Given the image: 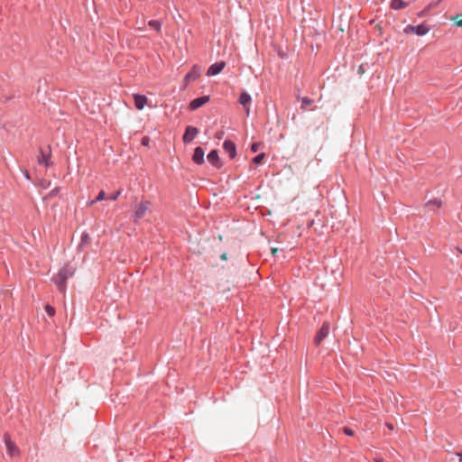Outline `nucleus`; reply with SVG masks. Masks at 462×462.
<instances>
[{
  "label": "nucleus",
  "mask_w": 462,
  "mask_h": 462,
  "mask_svg": "<svg viewBox=\"0 0 462 462\" xmlns=\"http://www.w3.org/2000/svg\"><path fill=\"white\" fill-rule=\"evenodd\" d=\"M5 443L7 448V452L11 457H14L19 454V449L16 445L11 440L8 434L5 435Z\"/></svg>",
  "instance_id": "9b49d317"
},
{
  "label": "nucleus",
  "mask_w": 462,
  "mask_h": 462,
  "mask_svg": "<svg viewBox=\"0 0 462 462\" xmlns=\"http://www.w3.org/2000/svg\"><path fill=\"white\" fill-rule=\"evenodd\" d=\"M45 310L48 313V315L51 316V317L55 314V310L51 305H46L45 306Z\"/></svg>",
  "instance_id": "b1692460"
},
{
  "label": "nucleus",
  "mask_w": 462,
  "mask_h": 462,
  "mask_svg": "<svg viewBox=\"0 0 462 462\" xmlns=\"http://www.w3.org/2000/svg\"><path fill=\"white\" fill-rule=\"evenodd\" d=\"M244 109H245V111L246 113V116H249V115H250V107H249V106H247L246 108H244Z\"/></svg>",
  "instance_id": "2f4dec72"
},
{
  "label": "nucleus",
  "mask_w": 462,
  "mask_h": 462,
  "mask_svg": "<svg viewBox=\"0 0 462 462\" xmlns=\"http://www.w3.org/2000/svg\"><path fill=\"white\" fill-rule=\"evenodd\" d=\"M343 431H344L345 434H346L348 436H353L354 435V431L351 429L347 428V427H344Z\"/></svg>",
  "instance_id": "cd10ccee"
},
{
  "label": "nucleus",
  "mask_w": 462,
  "mask_h": 462,
  "mask_svg": "<svg viewBox=\"0 0 462 462\" xmlns=\"http://www.w3.org/2000/svg\"><path fill=\"white\" fill-rule=\"evenodd\" d=\"M106 199V193H105V191H104V190H100V191H99V193H98V195L97 196V198H96L94 200H92V201L90 202V204L92 205V204H94V203H96V202H97V201H101V200H103V199Z\"/></svg>",
  "instance_id": "6ab92c4d"
},
{
  "label": "nucleus",
  "mask_w": 462,
  "mask_h": 462,
  "mask_svg": "<svg viewBox=\"0 0 462 462\" xmlns=\"http://www.w3.org/2000/svg\"><path fill=\"white\" fill-rule=\"evenodd\" d=\"M451 20L458 26L462 27V14H457L451 18Z\"/></svg>",
  "instance_id": "aec40b11"
},
{
  "label": "nucleus",
  "mask_w": 462,
  "mask_h": 462,
  "mask_svg": "<svg viewBox=\"0 0 462 462\" xmlns=\"http://www.w3.org/2000/svg\"><path fill=\"white\" fill-rule=\"evenodd\" d=\"M407 6V4L402 0H392L391 7L394 10L402 9Z\"/></svg>",
  "instance_id": "f3484780"
},
{
  "label": "nucleus",
  "mask_w": 462,
  "mask_h": 462,
  "mask_svg": "<svg viewBox=\"0 0 462 462\" xmlns=\"http://www.w3.org/2000/svg\"><path fill=\"white\" fill-rule=\"evenodd\" d=\"M200 76V68L198 65H194L190 71H189L184 77V82L186 85L198 79Z\"/></svg>",
  "instance_id": "1a4fd4ad"
},
{
  "label": "nucleus",
  "mask_w": 462,
  "mask_h": 462,
  "mask_svg": "<svg viewBox=\"0 0 462 462\" xmlns=\"http://www.w3.org/2000/svg\"><path fill=\"white\" fill-rule=\"evenodd\" d=\"M276 251H277V248H273L272 249V254H274L276 253Z\"/></svg>",
  "instance_id": "e433bc0d"
},
{
  "label": "nucleus",
  "mask_w": 462,
  "mask_h": 462,
  "mask_svg": "<svg viewBox=\"0 0 462 462\" xmlns=\"http://www.w3.org/2000/svg\"><path fill=\"white\" fill-rule=\"evenodd\" d=\"M427 206H428V207H436V208H440V207H441V201H440V200H439V199L430 200V201L427 203Z\"/></svg>",
  "instance_id": "412c9836"
},
{
  "label": "nucleus",
  "mask_w": 462,
  "mask_h": 462,
  "mask_svg": "<svg viewBox=\"0 0 462 462\" xmlns=\"http://www.w3.org/2000/svg\"><path fill=\"white\" fill-rule=\"evenodd\" d=\"M312 104V100L310 99V98H307V97H304L302 99V104H301V107L303 109H306L309 106H310Z\"/></svg>",
  "instance_id": "4be33fe9"
},
{
  "label": "nucleus",
  "mask_w": 462,
  "mask_h": 462,
  "mask_svg": "<svg viewBox=\"0 0 462 462\" xmlns=\"http://www.w3.org/2000/svg\"><path fill=\"white\" fill-rule=\"evenodd\" d=\"M24 176H25L26 179L30 180V174H29V172L27 171H25Z\"/></svg>",
  "instance_id": "72a5a7b5"
},
{
  "label": "nucleus",
  "mask_w": 462,
  "mask_h": 462,
  "mask_svg": "<svg viewBox=\"0 0 462 462\" xmlns=\"http://www.w3.org/2000/svg\"><path fill=\"white\" fill-rule=\"evenodd\" d=\"M386 426H387V428H388L390 430H393V425L392 423L387 422V423H386Z\"/></svg>",
  "instance_id": "473e14b6"
},
{
  "label": "nucleus",
  "mask_w": 462,
  "mask_h": 462,
  "mask_svg": "<svg viewBox=\"0 0 462 462\" xmlns=\"http://www.w3.org/2000/svg\"><path fill=\"white\" fill-rule=\"evenodd\" d=\"M199 134V130L197 127L192 125H188L186 127L185 133L182 136V140L185 143H189L193 141L196 135Z\"/></svg>",
  "instance_id": "6e6552de"
},
{
  "label": "nucleus",
  "mask_w": 462,
  "mask_h": 462,
  "mask_svg": "<svg viewBox=\"0 0 462 462\" xmlns=\"http://www.w3.org/2000/svg\"><path fill=\"white\" fill-rule=\"evenodd\" d=\"M374 461L375 462H383V458H375Z\"/></svg>",
  "instance_id": "c9c22d12"
},
{
  "label": "nucleus",
  "mask_w": 462,
  "mask_h": 462,
  "mask_svg": "<svg viewBox=\"0 0 462 462\" xmlns=\"http://www.w3.org/2000/svg\"><path fill=\"white\" fill-rule=\"evenodd\" d=\"M134 106L138 110H142L147 103V97L144 95H134Z\"/></svg>",
  "instance_id": "2eb2a0df"
},
{
  "label": "nucleus",
  "mask_w": 462,
  "mask_h": 462,
  "mask_svg": "<svg viewBox=\"0 0 462 462\" xmlns=\"http://www.w3.org/2000/svg\"><path fill=\"white\" fill-rule=\"evenodd\" d=\"M198 253H199V254H200V253H201L200 248H198Z\"/></svg>",
  "instance_id": "58836bf2"
},
{
  "label": "nucleus",
  "mask_w": 462,
  "mask_h": 462,
  "mask_svg": "<svg viewBox=\"0 0 462 462\" xmlns=\"http://www.w3.org/2000/svg\"><path fill=\"white\" fill-rule=\"evenodd\" d=\"M457 456L459 457V461L461 462L462 461V454L461 453H457Z\"/></svg>",
  "instance_id": "f704fd0d"
},
{
  "label": "nucleus",
  "mask_w": 462,
  "mask_h": 462,
  "mask_svg": "<svg viewBox=\"0 0 462 462\" xmlns=\"http://www.w3.org/2000/svg\"><path fill=\"white\" fill-rule=\"evenodd\" d=\"M259 147H260V143L254 142L251 145V150H252V152H256L258 151Z\"/></svg>",
  "instance_id": "a878e982"
},
{
  "label": "nucleus",
  "mask_w": 462,
  "mask_h": 462,
  "mask_svg": "<svg viewBox=\"0 0 462 462\" xmlns=\"http://www.w3.org/2000/svg\"><path fill=\"white\" fill-rule=\"evenodd\" d=\"M209 100H210L209 96H202V97H196L190 101V103L189 105V108L192 111L197 110L199 107H201L202 106H204L205 104H207Z\"/></svg>",
  "instance_id": "0eeeda50"
},
{
  "label": "nucleus",
  "mask_w": 462,
  "mask_h": 462,
  "mask_svg": "<svg viewBox=\"0 0 462 462\" xmlns=\"http://www.w3.org/2000/svg\"><path fill=\"white\" fill-rule=\"evenodd\" d=\"M148 25L150 27H152L153 30H155L156 32H160L161 27H162V23L158 20H150L148 22Z\"/></svg>",
  "instance_id": "a211bd4d"
},
{
  "label": "nucleus",
  "mask_w": 462,
  "mask_h": 462,
  "mask_svg": "<svg viewBox=\"0 0 462 462\" xmlns=\"http://www.w3.org/2000/svg\"><path fill=\"white\" fill-rule=\"evenodd\" d=\"M120 194H121V190H117V191L114 192L113 194L109 195L107 197V199L112 200V201H115V200H116L118 199Z\"/></svg>",
  "instance_id": "5701e85b"
},
{
  "label": "nucleus",
  "mask_w": 462,
  "mask_h": 462,
  "mask_svg": "<svg viewBox=\"0 0 462 462\" xmlns=\"http://www.w3.org/2000/svg\"><path fill=\"white\" fill-rule=\"evenodd\" d=\"M254 208L257 210L259 206H257V205H254Z\"/></svg>",
  "instance_id": "4c0bfd02"
},
{
  "label": "nucleus",
  "mask_w": 462,
  "mask_h": 462,
  "mask_svg": "<svg viewBox=\"0 0 462 462\" xmlns=\"http://www.w3.org/2000/svg\"><path fill=\"white\" fill-rule=\"evenodd\" d=\"M218 243L214 245L216 251L227 250L229 254L236 253L240 245L237 241L227 235H218Z\"/></svg>",
  "instance_id": "f257e3e1"
},
{
  "label": "nucleus",
  "mask_w": 462,
  "mask_h": 462,
  "mask_svg": "<svg viewBox=\"0 0 462 462\" xmlns=\"http://www.w3.org/2000/svg\"><path fill=\"white\" fill-rule=\"evenodd\" d=\"M430 32V28L424 24H420L417 26L408 25L404 28L405 33H415L419 36H423Z\"/></svg>",
  "instance_id": "39448f33"
},
{
  "label": "nucleus",
  "mask_w": 462,
  "mask_h": 462,
  "mask_svg": "<svg viewBox=\"0 0 462 462\" xmlns=\"http://www.w3.org/2000/svg\"><path fill=\"white\" fill-rule=\"evenodd\" d=\"M223 149L229 155L230 159H234L236 156V147L234 142L226 140L223 143Z\"/></svg>",
  "instance_id": "f8f14e48"
},
{
  "label": "nucleus",
  "mask_w": 462,
  "mask_h": 462,
  "mask_svg": "<svg viewBox=\"0 0 462 462\" xmlns=\"http://www.w3.org/2000/svg\"><path fill=\"white\" fill-rule=\"evenodd\" d=\"M207 159H208V162L211 163L213 166H216L217 168H219L221 166L220 162H219L218 152L217 150H211L208 152Z\"/></svg>",
  "instance_id": "4468645a"
},
{
  "label": "nucleus",
  "mask_w": 462,
  "mask_h": 462,
  "mask_svg": "<svg viewBox=\"0 0 462 462\" xmlns=\"http://www.w3.org/2000/svg\"><path fill=\"white\" fill-rule=\"evenodd\" d=\"M88 240V235L87 233H83L81 235V241L82 243H87Z\"/></svg>",
  "instance_id": "c756f323"
},
{
  "label": "nucleus",
  "mask_w": 462,
  "mask_h": 462,
  "mask_svg": "<svg viewBox=\"0 0 462 462\" xmlns=\"http://www.w3.org/2000/svg\"><path fill=\"white\" fill-rule=\"evenodd\" d=\"M218 252L221 253L220 259L226 261L227 259V254H229V252L227 250H224V249H222L221 251H218Z\"/></svg>",
  "instance_id": "393cba45"
},
{
  "label": "nucleus",
  "mask_w": 462,
  "mask_h": 462,
  "mask_svg": "<svg viewBox=\"0 0 462 462\" xmlns=\"http://www.w3.org/2000/svg\"><path fill=\"white\" fill-rule=\"evenodd\" d=\"M142 145L148 146L150 143V138L148 136H143L141 141Z\"/></svg>",
  "instance_id": "bb28decb"
},
{
  "label": "nucleus",
  "mask_w": 462,
  "mask_h": 462,
  "mask_svg": "<svg viewBox=\"0 0 462 462\" xmlns=\"http://www.w3.org/2000/svg\"><path fill=\"white\" fill-rule=\"evenodd\" d=\"M58 191H59V189H58V188H55L54 189H52V190L51 191V196L56 195V194L58 193Z\"/></svg>",
  "instance_id": "7c9ffc66"
},
{
  "label": "nucleus",
  "mask_w": 462,
  "mask_h": 462,
  "mask_svg": "<svg viewBox=\"0 0 462 462\" xmlns=\"http://www.w3.org/2000/svg\"><path fill=\"white\" fill-rule=\"evenodd\" d=\"M226 63L224 61L216 62L209 66L207 71V76L212 77L219 74L225 68Z\"/></svg>",
  "instance_id": "9d476101"
},
{
  "label": "nucleus",
  "mask_w": 462,
  "mask_h": 462,
  "mask_svg": "<svg viewBox=\"0 0 462 462\" xmlns=\"http://www.w3.org/2000/svg\"><path fill=\"white\" fill-rule=\"evenodd\" d=\"M51 146L48 145L46 148H40L39 155L37 157V162L39 165H43L49 168L53 165V162L51 160Z\"/></svg>",
  "instance_id": "20e7f679"
},
{
  "label": "nucleus",
  "mask_w": 462,
  "mask_h": 462,
  "mask_svg": "<svg viewBox=\"0 0 462 462\" xmlns=\"http://www.w3.org/2000/svg\"><path fill=\"white\" fill-rule=\"evenodd\" d=\"M260 161H261V158H260V153H259V154L255 155V156L253 158V161H252V162H253V163H254V164L258 165V164H260Z\"/></svg>",
  "instance_id": "c85d7f7f"
},
{
  "label": "nucleus",
  "mask_w": 462,
  "mask_h": 462,
  "mask_svg": "<svg viewBox=\"0 0 462 462\" xmlns=\"http://www.w3.org/2000/svg\"><path fill=\"white\" fill-rule=\"evenodd\" d=\"M251 101L252 97L247 92L244 91L241 93L238 102L244 108H246L247 106H250Z\"/></svg>",
  "instance_id": "dca6fc26"
},
{
  "label": "nucleus",
  "mask_w": 462,
  "mask_h": 462,
  "mask_svg": "<svg viewBox=\"0 0 462 462\" xmlns=\"http://www.w3.org/2000/svg\"><path fill=\"white\" fill-rule=\"evenodd\" d=\"M329 329V324L328 322H324L321 328L318 331L317 335L314 337V343L316 346L320 345L322 340L328 337Z\"/></svg>",
  "instance_id": "423d86ee"
},
{
  "label": "nucleus",
  "mask_w": 462,
  "mask_h": 462,
  "mask_svg": "<svg viewBox=\"0 0 462 462\" xmlns=\"http://www.w3.org/2000/svg\"><path fill=\"white\" fill-rule=\"evenodd\" d=\"M73 273L74 270L69 268V266H65L60 270L58 274L52 279L59 291H60L61 293H65L66 281L68 278L71 277Z\"/></svg>",
  "instance_id": "f03ea898"
},
{
  "label": "nucleus",
  "mask_w": 462,
  "mask_h": 462,
  "mask_svg": "<svg viewBox=\"0 0 462 462\" xmlns=\"http://www.w3.org/2000/svg\"><path fill=\"white\" fill-rule=\"evenodd\" d=\"M204 155H205V152H204L203 148L200 146H198L194 149V153L192 155V161L194 162V163H196L198 165H201L205 162Z\"/></svg>",
  "instance_id": "ddd939ff"
},
{
  "label": "nucleus",
  "mask_w": 462,
  "mask_h": 462,
  "mask_svg": "<svg viewBox=\"0 0 462 462\" xmlns=\"http://www.w3.org/2000/svg\"><path fill=\"white\" fill-rule=\"evenodd\" d=\"M152 212V203L149 200H141L134 207V222H138L142 219L147 213Z\"/></svg>",
  "instance_id": "7ed1b4c3"
}]
</instances>
